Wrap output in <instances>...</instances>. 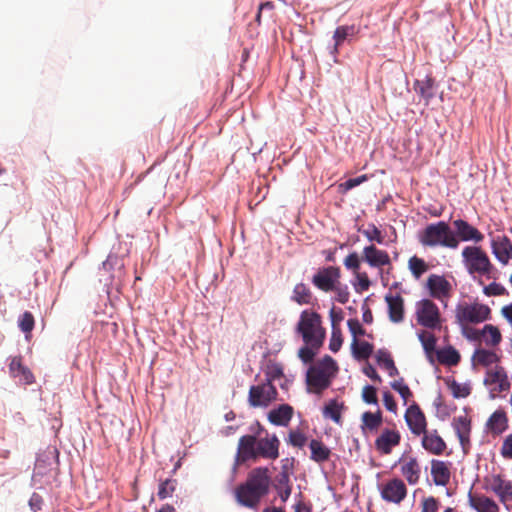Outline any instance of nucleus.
Masks as SVG:
<instances>
[{
    "label": "nucleus",
    "instance_id": "obj_48",
    "mask_svg": "<svg viewBox=\"0 0 512 512\" xmlns=\"http://www.w3.org/2000/svg\"><path fill=\"white\" fill-rule=\"evenodd\" d=\"M287 442L294 447L302 448L307 442V437L299 429L291 430L288 434Z\"/></svg>",
    "mask_w": 512,
    "mask_h": 512
},
{
    "label": "nucleus",
    "instance_id": "obj_43",
    "mask_svg": "<svg viewBox=\"0 0 512 512\" xmlns=\"http://www.w3.org/2000/svg\"><path fill=\"white\" fill-rule=\"evenodd\" d=\"M408 267H409L412 275L416 279H419L429 269L428 264L422 258H419L417 256H412L408 260Z\"/></svg>",
    "mask_w": 512,
    "mask_h": 512
},
{
    "label": "nucleus",
    "instance_id": "obj_13",
    "mask_svg": "<svg viewBox=\"0 0 512 512\" xmlns=\"http://www.w3.org/2000/svg\"><path fill=\"white\" fill-rule=\"evenodd\" d=\"M401 442V434L396 428H384L376 438L374 446L381 455H389Z\"/></svg>",
    "mask_w": 512,
    "mask_h": 512
},
{
    "label": "nucleus",
    "instance_id": "obj_54",
    "mask_svg": "<svg viewBox=\"0 0 512 512\" xmlns=\"http://www.w3.org/2000/svg\"><path fill=\"white\" fill-rule=\"evenodd\" d=\"M344 265L347 269L357 271L360 267V259L356 252L350 253L344 259Z\"/></svg>",
    "mask_w": 512,
    "mask_h": 512
},
{
    "label": "nucleus",
    "instance_id": "obj_6",
    "mask_svg": "<svg viewBox=\"0 0 512 512\" xmlns=\"http://www.w3.org/2000/svg\"><path fill=\"white\" fill-rule=\"evenodd\" d=\"M483 383L489 388V398L503 397V393L510 390L511 384L504 367L495 365L486 371Z\"/></svg>",
    "mask_w": 512,
    "mask_h": 512
},
{
    "label": "nucleus",
    "instance_id": "obj_28",
    "mask_svg": "<svg viewBox=\"0 0 512 512\" xmlns=\"http://www.w3.org/2000/svg\"><path fill=\"white\" fill-rule=\"evenodd\" d=\"M427 285L431 291V295L438 298L447 296L451 289L450 283L443 276L435 274L428 277Z\"/></svg>",
    "mask_w": 512,
    "mask_h": 512
},
{
    "label": "nucleus",
    "instance_id": "obj_62",
    "mask_svg": "<svg viewBox=\"0 0 512 512\" xmlns=\"http://www.w3.org/2000/svg\"><path fill=\"white\" fill-rule=\"evenodd\" d=\"M274 9V3L271 1L260 4L258 13L256 15V21L260 24L261 15L263 12H271Z\"/></svg>",
    "mask_w": 512,
    "mask_h": 512
},
{
    "label": "nucleus",
    "instance_id": "obj_39",
    "mask_svg": "<svg viewBox=\"0 0 512 512\" xmlns=\"http://www.w3.org/2000/svg\"><path fill=\"white\" fill-rule=\"evenodd\" d=\"M437 359L441 364L454 366L460 361V355L453 347H446L437 351Z\"/></svg>",
    "mask_w": 512,
    "mask_h": 512
},
{
    "label": "nucleus",
    "instance_id": "obj_15",
    "mask_svg": "<svg viewBox=\"0 0 512 512\" xmlns=\"http://www.w3.org/2000/svg\"><path fill=\"white\" fill-rule=\"evenodd\" d=\"M452 427L459 439L463 452L466 454L470 448L471 419L466 416L454 417Z\"/></svg>",
    "mask_w": 512,
    "mask_h": 512
},
{
    "label": "nucleus",
    "instance_id": "obj_12",
    "mask_svg": "<svg viewBox=\"0 0 512 512\" xmlns=\"http://www.w3.org/2000/svg\"><path fill=\"white\" fill-rule=\"evenodd\" d=\"M490 308L481 303H462L457 306L456 320H487Z\"/></svg>",
    "mask_w": 512,
    "mask_h": 512
},
{
    "label": "nucleus",
    "instance_id": "obj_3",
    "mask_svg": "<svg viewBox=\"0 0 512 512\" xmlns=\"http://www.w3.org/2000/svg\"><path fill=\"white\" fill-rule=\"evenodd\" d=\"M337 371L336 361L328 355L310 366L306 373L308 391L320 395L331 385Z\"/></svg>",
    "mask_w": 512,
    "mask_h": 512
},
{
    "label": "nucleus",
    "instance_id": "obj_16",
    "mask_svg": "<svg viewBox=\"0 0 512 512\" xmlns=\"http://www.w3.org/2000/svg\"><path fill=\"white\" fill-rule=\"evenodd\" d=\"M491 249L502 265H507L512 258V242L505 235L494 237L491 240Z\"/></svg>",
    "mask_w": 512,
    "mask_h": 512
},
{
    "label": "nucleus",
    "instance_id": "obj_59",
    "mask_svg": "<svg viewBox=\"0 0 512 512\" xmlns=\"http://www.w3.org/2000/svg\"><path fill=\"white\" fill-rule=\"evenodd\" d=\"M439 508V502L434 497L425 498L422 502V512H437Z\"/></svg>",
    "mask_w": 512,
    "mask_h": 512
},
{
    "label": "nucleus",
    "instance_id": "obj_7",
    "mask_svg": "<svg viewBox=\"0 0 512 512\" xmlns=\"http://www.w3.org/2000/svg\"><path fill=\"white\" fill-rule=\"evenodd\" d=\"M341 280V271L336 266L321 267L313 275L312 284L325 293L331 292L336 284Z\"/></svg>",
    "mask_w": 512,
    "mask_h": 512
},
{
    "label": "nucleus",
    "instance_id": "obj_20",
    "mask_svg": "<svg viewBox=\"0 0 512 512\" xmlns=\"http://www.w3.org/2000/svg\"><path fill=\"white\" fill-rule=\"evenodd\" d=\"M400 471L402 476L409 485H416L420 480L421 468L418 460L415 457H410L407 460H399Z\"/></svg>",
    "mask_w": 512,
    "mask_h": 512
},
{
    "label": "nucleus",
    "instance_id": "obj_24",
    "mask_svg": "<svg viewBox=\"0 0 512 512\" xmlns=\"http://www.w3.org/2000/svg\"><path fill=\"white\" fill-rule=\"evenodd\" d=\"M471 361L474 367L482 366L487 368L497 364L500 361V356L492 350L479 347L475 349Z\"/></svg>",
    "mask_w": 512,
    "mask_h": 512
},
{
    "label": "nucleus",
    "instance_id": "obj_33",
    "mask_svg": "<svg viewBox=\"0 0 512 512\" xmlns=\"http://www.w3.org/2000/svg\"><path fill=\"white\" fill-rule=\"evenodd\" d=\"M294 458H284L281 460V472L278 476H280V484L286 485V490L284 491V496H290L292 492V486L290 482V475L293 472L294 467Z\"/></svg>",
    "mask_w": 512,
    "mask_h": 512
},
{
    "label": "nucleus",
    "instance_id": "obj_22",
    "mask_svg": "<svg viewBox=\"0 0 512 512\" xmlns=\"http://www.w3.org/2000/svg\"><path fill=\"white\" fill-rule=\"evenodd\" d=\"M449 463L433 459L431 461V475L437 486H446L451 478Z\"/></svg>",
    "mask_w": 512,
    "mask_h": 512
},
{
    "label": "nucleus",
    "instance_id": "obj_23",
    "mask_svg": "<svg viewBox=\"0 0 512 512\" xmlns=\"http://www.w3.org/2000/svg\"><path fill=\"white\" fill-rule=\"evenodd\" d=\"M417 320H441L438 306L430 299H423L416 304Z\"/></svg>",
    "mask_w": 512,
    "mask_h": 512
},
{
    "label": "nucleus",
    "instance_id": "obj_30",
    "mask_svg": "<svg viewBox=\"0 0 512 512\" xmlns=\"http://www.w3.org/2000/svg\"><path fill=\"white\" fill-rule=\"evenodd\" d=\"M361 429L364 433L376 432L383 422L382 412L378 409L376 412L366 411L361 416Z\"/></svg>",
    "mask_w": 512,
    "mask_h": 512
},
{
    "label": "nucleus",
    "instance_id": "obj_8",
    "mask_svg": "<svg viewBox=\"0 0 512 512\" xmlns=\"http://www.w3.org/2000/svg\"><path fill=\"white\" fill-rule=\"evenodd\" d=\"M404 420L409 431L415 437H420L428 429L426 415L416 402L408 406L404 414Z\"/></svg>",
    "mask_w": 512,
    "mask_h": 512
},
{
    "label": "nucleus",
    "instance_id": "obj_55",
    "mask_svg": "<svg viewBox=\"0 0 512 512\" xmlns=\"http://www.w3.org/2000/svg\"><path fill=\"white\" fill-rule=\"evenodd\" d=\"M500 453L505 459H512V434H509L503 440Z\"/></svg>",
    "mask_w": 512,
    "mask_h": 512
},
{
    "label": "nucleus",
    "instance_id": "obj_29",
    "mask_svg": "<svg viewBox=\"0 0 512 512\" xmlns=\"http://www.w3.org/2000/svg\"><path fill=\"white\" fill-rule=\"evenodd\" d=\"M291 300L300 305L314 304L316 298L314 297L309 286L303 282L297 283L292 291Z\"/></svg>",
    "mask_w": 512,
    "mask_h": 512
},
{
    "label": "nucleus",
    "instance_id": "obj_10",
    "mask_svg": "<svg viewBox=\"0 0 512 512\" xmlns=\"http://www.w3.org/2000/svg\"><path fill=\"white\" fill-rule=\"evenodd\" d=\"M298 331L306 345L320 348L325 339V329L321 322H298Z\"/></svg>",
    "mask_w": 512,
    "mask_h": 512
},
{
    "label": "nucleus",
    "instance_id": "obj_21",
    "mask_svg": "<svg viewBox=\"0 0 512 512\" xmlns=\"http://www.w3.org/2000/svg\"><path fill=\"white\" fill-rule=\"evenodd\" d=\"M491 490L504 505H507V502L512 500V482L504 479L501 475H494L492 477Z\"/></svg>",
    "mask_w": 512,
    "mask_h": 512
},
{
    "label": "nucleus",
    "instance_id": "obj_45",
    "mask_svg": "<svg viewBox=\"0 0 512 512\" xmlns=\"http://www.w3.org/2000/svg\"><path fill=\"white\" fill-rule=\"evenodd\" d=\"M419 340L426 353L431 354L436 347V337L429 331H422L418 334Z\"/></svg>",
    "mask_w": 512,
    "mask_h": 512
},
{
    "label": "nucleus",
    "instance_id": "obj_11",
    "mask_svg": "<svg viewBox=\"0 0 512 512\" xmlns=\"http://www.w3.org/2000/svg\"><path fill=\"white\" fill-rule=\"evenodd\" d=\"M380 494L384 501L400 504L407 496V487L403 480L393 478L382 486Z\"/></svg>",
    "mask_w": 512,
    "mask_h": 512
},
{
    "label": "nucleus",
    "instance_id": "obj_25",
    "mask_svg": "<svg viewBox=\"0 0 512 512\" xmlns=\"http://www.w3.org/2000/svg\"><path fill=\"white\" fill-rule=\"evenodd\" d=\"M469 504L477 512H499L496 502L485 496L469 493Z\"/></svg>",
    "mask_w": 512,
    "mask_h": 512
},
{
    "label": "nucleus",
    "instance_id": "obj_46",
    "mask_svg": "<svg viewBox=\"0 0 512 512\" xmlns=\"http://www.w3.org/2000/svg\"><path fill=\"white\" fill-rule=\"evenodd\" d=\"M334 293L333 299L341 304H345L349 301L350 292L348 286L343 284L341 280L336 284L331 291Z\"/></svg>",
    "mask_w": 512,
    "mask_h": 512
},
{
    "label": "nucleus",
    "instance_id": "obj_41",
    "mask_svg": "<svg viewBox=\"0 0 512 512\" xmlns=\"http://www.w3.org/2000/svg\"><path fill=\"white\" fill-rule=\"evenodd\" d=\"M264 374L266 383L273 384V381L284 378V369L282 364L270 360L265 367Z\"/></svg>",
    "mask_w": 512,
    "mask_h": 512
},
{
    "label": "nucleus",
    "instance_id": "obj_2",
    "mask_svg": "<svg viewBox=\"0 0 512 512\" xmlns=\"http://www.w3.org/2000/svg\"><path fill=\"white\" fill-rule=\"evenodd\" d=\"M271 477L267 467H255L244 483L235 489L237 502L247 508L257 509L261 500L268 495Z\"/></svg>",
    "mask_w": 512,
    "mask_h": 512
},
{
    "label": "nucleus",
    "instance_id": "obj_50",
    "mask_svg": "<svg viewBox=\"0 0 512 512\" xmlns=\"http://www.w3.org/2000/svg\"><path fill=\"white\" fill-rule=\"evenodd\" d=\"M362 399L367 404H377V390L374 386L366 385L362 389Z\"/></svg>",
    "mask_w": 512,
    "mask_h": 512
},
{
    "label": "nucleus",
    "instance_id": "obj_14",
    "mask_svg": "<svg viewBox=\"0 0 512 512\" xmlns=\"http://www.w3.org/2000/svg\"><path fill=\"white\" fill-rule=\"evenodd\" d=\"M420 437L422 448L431 455L440 456L447 449V444L437 429H427Z\"/></svg>",
    "mask_w": 512,
    "mask_h": 512
},
{
    "label": "nucleus",
    "instance_id": "obj_4",
    "mask_svg": "<svg viewBox=\"0 0 512 512\" xmlns=\"http://www.w3.org/2000/svg\"><path fill=\"white\" fill-rule=\"evenodd\" d=\"M419 242L424 247H446L456 249L459 245L455 233L451 230L450 226L444 222L439 221L427 225L418 236Z\"/></svg>",
    "mask_w": 512,
    "mask_h": 512
},
{
    "label": "nucleus",
    "instance_id": "obj_53",
    "mask_svg": "<svg viewBox=\"0 0 512 512\" xmlns=\"http://www.w3.org/2000/svg\"><path fill=\"white\" fill-rule=\"evenodd\" d=\"M318 348H312L311 346L305 345L304 347L300 348L298 351V357L304 362V363H310L314 359V356L316 354L315 350Z\"/></svg>",
    "mask_w": 512,
    "mask_h": 512
},
{
    "label": "nucleus",
    "instance_id": "obj_61",
    "mask_svg": "<svg viewBox=\"0 0 512 512\" xmlns=\"http://www.w3.org/2000/svg\"><path fill=\"white\" fill-rule=\"evenodd\" d=\"M320 319H321V315L317 312V310H315V308L313 306L310 309L302 311L299 320L305 321V320H320Z\"/></svg>",
    "mask_w": 512,
    "mask_h": 512
},
{
    "label": "nucleus",
    "instance_id": "obj_9",
    "mask_svg": "<svg viewBox=\"0 0 512 512\" xmlns=\"http://www.w3.org/2000/svg\"><path fill=\"white\" fill-rule=\"evenodd\" d=\"M277 394L275 386L265 382L250 387L248 401L252 407H267L276 400Z\"/></svg>",
    "mask_w": 512,
    "mask_h": 512
},
{
    "label": "nucleus",
    "instance_id": "obj_37",
    "mask_svg": "<svg viewBox=\"0 0 512 512\" xmlns=\"http://www.w3.org/2000/svg\"><path fill=\"white\" fill-rule=\"evenodd\" d=\"M353 355L358 360L368 359L373 352V345L367 341L353 339L351 343Z\"/></svg>",
    "mask_w": 512,
    "mask_h": 512
},
{
    "label": "nucleus",
    "instance_id": "obj_27",
    "mask_svg": "<svg viewBox=\"0 0 512 512\" xmlns=\"http://www.w3.org/2000/svg\"><path fill=\"white\" fill-rule=\"evenodd\" d=\"M487 429L494 435L502 434L508 428V418L504 410H496L486 423Z\"/></svg>",
    "mask_w": 512,
    "mask_h": 512
},
{
    "label": "nucleus",
    "instance_id": "obj_51",
    "mask_svg": "<svg viewBox=\"0 0 512 512\" xmlns=\"http://www.w3.org/2000/svg\"><path fill=\"white\" fill-rule=\"evenodd\" d=\"M356 279L355 289L357 292L361 293L369 289L371 283L366 272H356Z\"/></svg>",
    "mask_w": 512,
    "mask_h": 512
},
{
    "label": "nucleus",
    "instance_id": "obj_49",
    "mask_svg": "<svg viewBox=\"0 0 512 512\" xmlns=\"http://www.w3.org/2000/svg\"><path fill=\"white\" fill-rule=\"evenodd\" d=\"M338 324H339V322H332L333 332H332V337L330 340L329 348L333 352H337L340 349L342 342H343L340 330L338 328Z\"/></svg>",
    "mask_w": 512,
    "mask_h": 512
},
{
    "label": "nucleus",
    "instance_id": "obj_40",
    "mask_svg": "<svg viewBox=\"0 0 512 512\" xmlns=\"http://www.w3.org/2000/svg\"><path fill=\"white\" fill-rule=\"evenodd\" d=\"M481 334L482 340L487 346H497L502 340L500 330L492 325L484 326V328L481 329Z\"/></svg>",
    "mask_w": 512,
    "mask_h": 512
},
{
    "label": "nucleus",
    "instance_id": "obj_26",
    "mask_svg": "<svg viewBox=\"0 0 512 512\" xmlns=\"http://www.w3.org/2000/svg\"><path fill=\"white\" fill-rule=\"evenodd\" d=\"M293 416V407L281 404L278 408L268 413V420L277 426H287Z\"/></svg>",
    "mask_w": 512,
    "mask_h": 512
},
{
    "label": "nucleus",
    "instance_id": "obj_56",
    "mask_svg": "<svg viewBox=\"0 0 512 512\" xmlns=\"http://www.w3.org/2000/svg\"><path fill=\"white\" fill-rule=\"evenodd\" d=\"M347 323L349 326V330L353 336V339H359V337L365 336V335L370 337V335L366 333L361 322H347Z\"/></svg>",
    "mask_w": 512,
    "mask_h": 512
},
{
    "label": "nucleus",
    "instance_id": "obj_57",
    "mask_svg": "<svg viewBox=\"0 0 512 512\" xmlns=\"http://www.w3.org/2000/svg\"><path fill=\"white\" fill-rule=\"evenodd\" d=\"M484 292L488 296H499L505 294L506 289L503 285L493 282L484 288Z\"/></svg>",
    "mask_w": 512,
    "mask_h": 512
},
{
    "label": "nucleus",
    "instance_id": "obj_47",
    "mask_svg": "<svg viewBox=\"0 0 512 512\" xmlns=\"http://www.w3.org/2000/svg\"><path fill=\"white\" fill-rule=\"evenodd\" d=\"M360 231L371 242H376L378 244H382L384 242V236L375 224H369L367 229Z\"/></svg>",
    "mask_w": 512,
    "mask_h": 512
},
{
    "label": "nucleus",
    "instance_id": "obj_19",
    "mask_svg": "<svg viewBox=\"0 0 512 512\" xmlns=\"http://www.w3.org/2000/svg\"><path fill=\"white\" fill-rule=\"evenodd\" d=\"M362 257L371 267H382L389 265L391 262L389 254L373 244L363 248Z\"/></svg>",
    "mask_w": 512,
    "mask_h": 512
},
{
    "label": "nucleus",
    "instance_id": "obj_44",
    "mask_svg": "<svg viewBox=\"0 0 512 512\" xmlns=\"http://www.w3.org/2000/svg\"><path fill=\"white\" fill-rule=\"evenodd\" d=\"M391 388L398 392L403 399V404L407 405L408 400L413 397V393L403 378L391 382Z\"/></svg>",
    "mask_w": 512,
    "mask_h": 512
},
{
    "label": "nucleus",
    "instance_id": "obj_35",
    "mask_svg": "<svg viewBox=\"0 0 512 512\" xmlns=\"http://www.w3.org/2000/svg\"><path fill=\"white\" fill-rule=\"evenodd\" d=\"M311 450V459L315 462L321 463L329 459L331 451L321 441L312 439L309 444Z\"/></svg>",
    "mask_w": 512,
    "mask_h": 512
},
{
    "label": "nucleus",
    "instance_id": "obj_38",
    "mask_svg": "<svg viewBox=\"0 0 512 512\" xmlns=\"http://www.w3.org/2000/svg\"><path fill=\"white\" fill-rule=\"evenodd\" d=\"M377 363L385 369L389 376L394 377L399 374L397 367L388 351L379 350L376 355Z\"/></svg>",
    "mask_w": 512,
    "mask_h": 512
},
{
    "label": "nucleus",
    "instance_id": "obj_17",
    "mask_svg": "<svg viewBox=\"0 0 512 512\" xmlns=\"http://www.w3.org/2000/svg\"><path fill=\"white\" fill-rule=\"evenodd\" d=\"M9 373L11 377L18 379L24 385L34 383L35 378L31 370L23 364L22 356L12 357L9 363Z\"/></svg>",
    "mask_w": 512,
    "mask_h": 512
},
{
    "label": "nucleus",
    "instance_id": "obj_64",
    "mask_svg": "<svg viewBox=\"0 0 512 512\" xmlns=\"http://www.w3.org/2000/svg\"><path fill=\"white\" fill-rule=\"evenodd\" d=\"M364 374L374 381L381 382L382 379L373 366L368 365L363 370Z\"/></svg>",
    "mask_w": 512,
    "mask_h": 512
},
{
    "label": "nucleus",
    "instance_id": "obj_36",
    "mask_svg": "<svg viewBox=\"0 0 512 512\" xmlns=\"http://www.w3.org/2000/svg\"><path fill=\"white\" fill-rule=\"evenodd\" d=\"M390 320H402L404 302L400 295L386 296Z\"/></svg>",
    "mask_w": 512,
    "mask_h": 512
},
{
    "label": "nucleus",
    "instance_id": "obj_58",
    "mask_svg": "<svg viewBox=\"0 0 512 512\" xmlns=\"http://www.w3.org/2000/svg\"><path fill=\"white\" fill-rule=\"evenodd\" d=\"M468 324L469 322H465ZM463 333L466 338L473 340V341H481L482 340V334L481 329H475L468 325H463Z\"/></svg>",
    "mask_w": 512,
    "mask_h": 512
},
{
    "label": "nucleus",
    "instance_id": "obj_1",
    "mask_svg": "<svg viewBox=\"0 0 512 512\" xmlns=\"http://www.w3.org/2000/svg\"><path fill=\"white\" fill-rule=\"evenodd\" d=\"M258 432L255 435L246 434L239 438L237 452L235 455V465L239 466L249 461L256 462L258 459L274 461L280 453V440L275 433L261 437L264 428L258 423Z\"/></svg>",
    "mask_w": 512,
    "mask_h": 512
},
{
    "label": "nucleus",
    "instance_id": "obj_60",
    "mask_svg": "<svg viewBox=\"0 0 512 512\" xmlns=\"http://www.w3.org/2000/svg\"><path fill=\"white\" fill-rule=\"evenodd\" d=\"M383 403H384L385 408L388 411H390L392 413L397 412V403H396L393 395L389 391H385L383 393Z\"/></svg>",
    "mask_w": 512,
    "mask_h": 512
},
{
    "label": "nucleus",
    "instance_id": "obj_63",
    "mask_svg": "<svg viewBox=\"0 0 512 512\" xmlns=\"http://www.w3.org/2000/svg\"><path fill=\"white\" fill-rule=\"evenodd\" d=\"M29 505L31 507V509L34 511V512H37L41 509L42 507V498L40 495L34 493L30 500H29Z\"/></svg>",
    "mask_w": 512,
    "mask_h": 512
},
{
    "label": "nucleus",
    "instance_id": "obj_32",
    "mask_svg": "<svg viewBox=\"0 0 512 512\" xmlns=\"http://www.w3.org/2000/svg\"><path fill=\"white\" fill-rule=\"evenodd\" d=\"M358 33V29L355 25H342L338 26L333 34L334 39V47L333 53L337 54L339 47L343 44L345 40H348L350 37H353Z\"/></svg>",
    "mask_w": 512,
    "mask_h": 512
},
{
    "label": "nucleus",
    "instance_id": "obj_34",
    "mask_svg": "<svg viewBox=\"0 0 512 512\" xmlns=\"http://www.w3.org/2000/svg\"><path fill=\"white\" fill-rule=\"evenodd\" d=\"M345 409L343 403H339L337 400H330L323 408V416L325 418L333 420L336 424H342V412Z\"/></svg>",
    "mask_w": 512,
    "mask_h": 512
},
{
    "label": "nucleus",
    "instance_id": "obj_52",
    "mask_svg": "<svg viewBox=\"0 0 512 512\" xmlns=\"http://www.w3.org/2000/svg\"><path fill=\"white\" fill-rule=\"evenodd\" d=\"M450 389L454 398H465L470 394V388L467 385H463L453 381L450 385Z\"/></svg>",
    "mask_w": 512,
    "mask_h": 512
},
{
    "label": "nucleus",
    "instance_id": "obj_42",
    "mask_svg": "<svg viewBox=\"0 0 512 512\" xmlns=\"http://www.w3.org/2000/svg\"><path fill=\"white\" fill-rule=\"evenodd\" d=\"M177 487V480L172 478H167L165 480L160 481L158 486L157 496L160 500H164L173 495Z\"/></svg>",
    "mask_w": 512,
    "mask_h": 512
},
{
    "label": "nucleus",
    "instance_id": "obj_31",
    "mask_svg": "<svg viewBox=\"0 0 512 512\" xmlns=\"http://www.w3.org/2000/svg\"><path fill=\"white\" fill-rule=\"evenodd\" d=\"M415 91L423 98L425 105H428L435 96V80L426 77L424 80H416Z\"/></svg>",
    "mask_w": 512,
    "mask_h": 512
},
{
    "label": "nucleus",
    "instance_id": "obj_18",
    "mask_svg": "<svg viewBox=\"0 0 512 512\" xmlns=\"http://www.w3.org/2000/svg\"><path fill=\"white\" fill-rule=\"evenodd\" d=\"M453 226L458 240L479 243L484 239V235L465 220L457 219L453 221Z\"/></svg>",
    "mask_w": 512,
    "mask_h": 512
},
{
    "label": "nucleus",
    "instance_id": "obj_5",
    "mask_svg": "<svg viewBox=\"0 0 512 512\" xmlns=\"http://www.w3.org/2000/svg\"><path fill=\"white\" fill-rule=\"evenodd\" d=\"M464 266L470 275L494 278L496 269L491 263L487 253L479 246H466L462 250Z\"/></svg>",
    "mask_w": 512,
    "mask_h": 512
}]
</instances>
